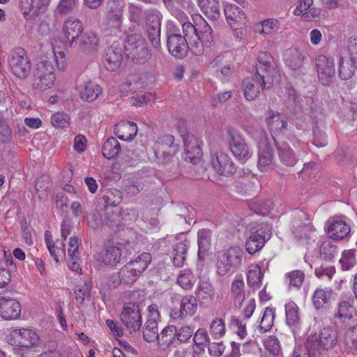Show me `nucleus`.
<instances>
[{"label":"nucleus","mask_w":357,"mask_h":357,"mask_svg":"<svg viewBox=\"0 0 357 357\" xmlns=\"http://www.w3.org/2000/svg\"><path fill=\"white\" fill-rule=\"evenodd\" d=\"M183 35L169 31L167 38V47L169 52L179 59L187 56L189 50L195 55H202L204 52L202 44L197 35V27L192 23L183 24Z\"/></svg>","instance_id":"nucleus-1"},{"label":"nucleus","mask_w":357,"mask_h":357,"mask_svg":"<svg viewBox=\"0 0 357 357\" xmlns=\"http://www.w3.org/2000/svg\"><path fill=\"white\" fill-rule=\"evenodd\" d=\"M243 256V251L238 246L218 252L216 263L218 273L223 276L230 271H236L242 264Z\"/></svg>","instance_id":"nucleus-2"},{"label":"nucleus","mask_w":357,"mask_h":357,"mask_svg":"<svg viewBox=\"0 0 357 357\" xmlns=\"http://www.w3.org/2000/svg\"><path fill=\"white\" fill-rule=\"evenodd\" d=\"M151 259V254L143 252L121 268L119 272L123 284L134 283L141 273L147 268Z\"/></svg>","instance_id":"nucleus-3"},{"label":"nucleus","mask_w":357,"mask_h":357,"mask_svg":"<svg viewBox=\"0 0 357 357\" xmlns=\"http://www.w3.org/2000/svg\"><path fill=\"white\" fill-rule=\"evenodd\" d=\"M54 67L47 59L38 61L33 74V88L45 91L50 89L54 83Z\"/></svg>","instance_id":"nucleus-4"},{"label":"nucleus","mask_w":357,"mask_h":357,"mask_svg":"<svg viewBox=\"0 0 357 357\" xmlns=\"http://www.w3.org/2000/svg\"><path fill=\"white\" fill-rule=\"evenodd\" d=\"M357 69V38H351L347 50L342 53L339 60V76L343 80L350 79Z\"/></svg>","instance_id":"nucleus-5"},{"label":"nucleus","mask_w":357,"mask_h":357,"mask_svg":"<svg viewBox=\"0 0 357 357\" xmlns=\"http://www.w3.org/2000/svg\"><path fill=\"white\" fill-rule=\"evenodd\" d=\"M8 64L11 73L17 78H28L31 71V63L26 52L17 47L10 52L8 56Z\"/></svg>","instance_id":"nucleus-6"},{"label":"nucleus","mask_w":357,"mask_h":357,"mask_svg":"<svg viewBox=\"0 0 357 357\" xmlns=\"http://www.w3.org/2000/svg\"><path fill=\"white\" fill-rule=\"evenodd\" d=\"M271 225L261 222L257 224L250 229V234L245 243V248L248 252L253 255L259 251L265 243L271 236Z\"/></svg>","instance_id":"nucleus-7"},{"label":"nucleus","mask_w":357,"mask_h":357,"mask_svg":"<svg viewBox=\"0 0 357 357\" xmlns=\"http://www.w3.org/2000/svg\"><path fill=\"white\" fill-rule=\"evenodd\" d=\"M123 47L126 56L136 63L146 59L149 54L145 39L138 33L127 36Z\"/></svg>","instance_id":"nucleus-8"},{"label":"nucleus","mask_w":357,"mask_h":357,"mask_svg":"<svg viewBox=\"0 0 357 357\" xmlns=\"http://www.w3.org/2000/svg\"><path fill=\"white\" fill-rule=\"evenodd\" d=\"M310 343H314V351L317 354H322L328 357V351L333 349L337 342V333L331 327H325L319 332V340L317 337L310 336L308 338Z\"/></svg>","instance_id":"nucleus-9"},{"label":"nucleus","mask_w":357,"mask_h":357,"mask_svg":"<svg viewBox=\"0 0 357 357\" xmlns=\"http://www.w3.org/2000/svg\"><path fill=\"white\" fill-rule=\"evenodd\" d=\"M273 79L265 77V75H258L255 73V77H247L242 82V89L244 92V96L248 100L256 99L260 93V88L262 89L271 87Z\"/></svg>","instance_id":"nucleus-10"},{"label":"nucleus","mask_w":357,"mask_h":357,"mask_svg":"<svg viewBox=\"0 0 357 357\" xmlns=\"http://www.w3.org/2000/svg\"><path fill=\"white\" fill-rule=\"evenodd\" d=\"M211 164L213 170L220 176L229 177L236 172L234 162L227 153L221 151L211 153Z\"/></svg>","instance_id":"nucleus-11"},{"label":"nucleus","mask_w":357,"mask_h":357,"mask_svg":"<svg viewBox=\"0 0 357 357\" xmlns=\"http://www.w3.org/2000/svg\"><path fill=\"white\" fill-rule=\"evenodd\" d=\"M120 320L130 334L139 330L142 321L139 305L132 303L126 304L120 314Z\"/></svg>","instance_id":"nucleus-12"},{"label":"nucleus","mask_w":357,"mask_h":357,"mask_svg":"<svg viewBox=\"0 0 357 357\" xmlns=\"http://www.w3.org/2000/svg\"><path fill=\"white\" fill-rule=\"evenodd\" d=\"M161 18L159 12H151L146 16L147 39L155 49L161 45Z\"/></svg>","instance_id":"nucleus-13"},{"label":"nucleus","mask_w":357,"mask_h":357,"mask_svg":"<svg viewBox=\"0 0 357 357\" xmlns=\"http://www.w3.org/2000/svg\"><path fill=\"white\" fill-rule=\"evenodd\" d=\"M38 340L37 334L30 329H14L7 336L8 342L13 346L30 347Z\"/></svg>","instance_id":"nucleus-14"},{"label":"nucleus","mask_w":357,"mask_h":357,"mask_svg":"<svg viewBox=\"0 0 357 357\" xmlns=\"http://www.w3.org/2000/svg\"><path fill=\"white\" fill-rule=\"evenodd\" d=\"M229 136V149L233 155L241 162L245 163L252 156L250 147L239 135L230 132Z\"/></svg>","instance_id":"nucleus-15"},{"label":"nucleus","mask_w":357,"mask_h":357,"mask_svg":"<svg viewBox=\"0 0 357 357\" xmlns=\"http://www.w3.org/2000/svg\"><path fill=\"white\" fill-rule=\"evenodd\" d=\"M315 62L319 81L323 85L328 86L335 75L333 60L324 55H319L316 58Z\"/></svg>","instance_id":"nucleus-16"},{"label":"nucleus","mask_w":357,"mask_h":357,"mask_svg":"<svg viewBox=\"0 0 357 357\" xmlns=\"http://www.w3.org/2000/svg\"><path fill=\"white\" fill-rule=\"evenodd\" d=\"M177 151L174 144V137L172 135H165L160 137L154 146V154L158 160L174 157Z\"/></svg>","instance_id":"nucleus-17"},{"label":"nucleus","mask_w":357,"mask_h":357,"mask_svg":"<svg viewBox=\"0 0 357 357\" xmlns=\"http://www.w3.org/2000/svg\"><path fill=\"white\" fill-rule=\"evenodd\" d=\"M197 298L192 295L185 296L181 298L179 307H174L171 310L170 317L173 319H177L192 316L197 312Z\"/></svg>","instance_id":"nucleus-18"},{"label":"nucleus","mask_w":357,"mask_h":357,"mask_svg":"<svg viewBox=\"0 0 357 357\" xmlns=\"http://www.w3.org/2000/svg\"><path fill=\"white\" fill-rule=\"evenodd\" d=\"M185 152L183 159L193 165H197L202 156V151L198 138L193 135H188L184 138Z\"/></svg>","instance_id":"nucleus-19"},{"label":"nucleus","mask_w":357,"mask_h":357,"mask_svg":"<svg viewBox=\"0 0 357 357\" xmlns=\"http://www.w3.org/2000/svg\"><path fill=\"white\" fill-rule=\"evenodd\" d=\"M21 313L20 303L10 297L0 296V317L5 320L17 319Z\"/></svg>","instance_id":"nucleus-20"},{"label":"nucleus","mask_w":357,"mask_h":357,"mask_svg":"<svg viewBox=\"0 0 357 357\" xmlns=\"http://www.w3.org/2000/svg\"><path fill=\"white\" fill-rule=\"evenodd\" d=\"M257 167L261 172H265L274 167V149L266 141L259 143Z\"/></svg>","instance_id":"nucleus-21"},{"label":"nucleus","mask_w":357,"mask_h":357,"mask_svg":"<svg viewBox=\"0 0 357 357\" xmlns=\"http://www.w3.org/2000/svg\"><path fill=\"white\" fill-rule=\"evenodd\" d=\"M276 68V62L270 53L261 52L258 54L256 74L258 75H265V77L273 79Z\"/></svg>","instance_id":"nucleus-22"},{"label":"nucleus","mask_w":357,"mask_h":357,"mask_svg":"<svg viewBox=\"0 0 357 357\" xmlns=\"http://www.w3.org/2000/svg\"><path fill=\"white\" fill-rule=\"evenodd\" d=\"M48 4L47 0H20V9L24 17L30 20L45 12Z\"/></svg>","instance_id":"nucleus-23"},{"label":"nucleus","mask_w":357,"mask_h":357,"mask_svg":"<svg viewBox=\"0 0 357 357\" xmlns=\"http://www.w3.org/2000/svg\"><path fill=\"white\" fill-rule=\"evenodd\" d=\"M83 29V24L79 20L73 17H68L63 26V33L66 43L72 45L73 43L77 42Z\"/></svg>","instance_id":"nucleus-24"},{"label":"nucleus","mask_w":357,"mask_h":357,"mask_svg":"<svg viewBox=\"0 0 357 357\" xmlns=\"http://www.w3.org/2000/svg\"><path fill=\"white\" fill-rule=\"evenodd\" d=\"M123 48L122 45L114 43L105 51V68L109 71L116 70L122 61Z\"/></svg>","instance_id":"nucleus-25"},{"label":"nucleus","mask_w":357,"mask_h":357,"mask_svg":"<svg viewBox=\"0 0 357 357\" xmlns=\"http://www.w3.org/2000/svg\"><path fill=\"white\" fill-rule=\"evenodd\" d=\"M158 347L160 349L166 351L172 347H178L176 340V327L173 325L167 326L158 334L157 338Z\"/></svg>","instance_id":"nucleus-26"},{"label":"nucleus","mask_w":357,"mask_h":357,"mask_svg":"<svg viewBox=\"0 0 357 357\" xmlns=\"http://www.w3.org/2000/svg\"><path fill=\"white\" fill-rule=\"evenodd\" d=\"M198 6L210 20L216 21L222 16V7L218 0H198Z\"/></svg>","instance_id":"nucleus-27"},{"label":"nucleus","mask_w":357,"mask_h":357,"mask_svg":"<svg viewBox=\"0 0 357 357\" xmlns=\"http://www.w3.org/2000/svg\"><path fill=\"white\" fill-rule=\"evenodd\" d=\"M114 132L120 139L131 141L137 135V125L134 122L121 121L116 124Z\"/></svg>","instance_id":"nucleus-28"},{"label":"nucleus","mask_w":357,"mask_h":357,"mask_svg":"<svg viewBox=\"0 0 357 357\" xmlns=\"http://www.w3.org/2000/svg\"><path fill=\"white\" fill-rule=\"evenodd\" d=\"M303 216L304 214L303 213H298V214L294 217L292 222L293 234L298 240L309 238L311 234L313 232L312 227L310 224L302 222Z\"/></svg>","instance_id":"nucleus-29"},{"label":"nucleus","mask_w":357,"mask_h":357,"mask_svg":"<svg viewBox=\"0 0 357 357\" xmlns=\"http://www.w3.org/2000/svg\"><path fill=\"white\" fill-rule=\"evenodd\" d=\"M266 122L272 132H282L287 128V118L278 112L271 110Z\"/></svg>","instance_id":"nucleus-30"},{"label":"nucleus","mask_w":357,"mask_h":357,"mask_svg":"<svg viewBox=\"0 0 357 357\" xmlns=\"http://www.w3.org/2000/svg\"><path fill=\"white\" fill-rule=\"evenodd\" d=\"M350 231V226L342 220L333 221L328 227V234L330 238L335 240L343 239Z\"/></svg>","instance_id":"nucleus-31"},{"label":"nucleus","mask_w":357,"mask_h":357,"mask_svg":"<svg viewBox=\"0 0 357 357\" xmlns=\"http://www.w3.org/2000/svg\"><path fill=\"white\" fill-rule=\"evenodd\" d=\"M275 143L281 162L287 166H294L297 158L289 144L285 142H277L275 140Z\"/></svg>","instance_id":"nucleus-32"},{"label":"nucleus","mask_w":357,"mask_h":357,"mask_svg":"<svg viewBox=\"0 0 357 357\" xmlns=\"http://www.w3.org/2000/svg\"><path fill=\"white\" fill-rule=\"evenodd\" d=\"M99 39L93 32L84 33L79 40V49L85 54H92L97 51Z\"/></svg>","instance_id":"nucleus-33"},{"label":"nucleus","mask_w":357,"mask_h":357,"mask_svg":"<svg viewBox=\"0 0 357 357\" xmlns=\"http://www.w3.org/2000/svg\"><path fill=\"white\" fill-rule=\"evenodd\" d=\"M305 55L297 48H290L284 54V60L287 66L291 70L299 69L303 63Z\"/></svg>","instance_id":"nucleus-34"},{"label":"nucleus","mask_w":357,"mask_h":357,"mask_svg":"<svg viewBox=\"0 0 357 357\" xmlns=\"http://www.w3.org/2000/svg\"><path fill=\"white\" fill-rule=\"evenodd\" d=\"M150 307H151L150 310L151 314L148 317L143 328L144 340L147 342H153L156 340L159 334L158 332V321L156 319L153 317L154 314L152 312L153 308L152 306Z\"/></svg>","instance_id":"nucleus-35"},{"label":"nucleus","mask_w":357,"mask_h":357,"mask_svg":"<svg viewBox=\"0 0 357 357\" xmlns=\"http://www.w3.org/2000/svg\"><path fill=\"white\" fill-rule=\"evenodd\" d=\"M107 15L108 26L114 29V33L119 32L122 26L123 8L119 5L113 3Z\"/></svg>","instance_id":"nucleus-36"},{"label":"nucleus","mask_w":357,"mask_h":357,"mask_svg":"<svg viewBox=\"0 0 357 357\" xmlns=\"http://www.w3.org/2000/svg\"><path fill=\"white\" fill-rule=\"evenodd\" d=\"M332 295L333 290L331 288L317 289L312 296V302L315 309L319 310L323 308L325 305L328 304Z\"/></svg>","instance_id":"nucleus-37"},{"label":"nucleus","mask_w":357,"mask_h":357,"mask_svg":"<svg viewBox=\"0 0 357 357\" xmlns=\"http://www.w3.org/2000/svg\"><path fill=\"white\" fill-rule=\"evenodd\" d=\"M223 13L230 25L241 22L245 18L243 10L235 4H227L223 8Z\"/></svg>","instance_id":"nucleus-38"},{"label":"nucleus","mask_w":357,"mask_h":357,"mask_svg":"<svg viewBox=\"0 0 357 357\" xmlns=\"http://www.w3.org/2000/svg\"><path fill=\"white\" fill-rule=\"evenodd\" d=\"M314 343L307 340L302 344L297 345L293 352V357H326L324 354H317L314 351Z\"/></svg>","instance_id":"nucleus-39"},{"label":"nucleus","mask_w":357,"mask_h":357,"mask_svg":"<svg viewBox=\"0 0 357 357\" xmlns=\"http://www.w3.org/2000/svg\"><path fill=\"white\" fill-rule=\"evenodd\" d=\"M102 93V88L93 82H87L80 92L81 98L86 102H91L96 100Z\"/></svg>","instance_id":"nucleus-40"},{"label":"nucleus","mask_w":357,"mask_h":357,"mask_svg":"<svg viewBox=\"0 0 357 357\" xmlns=\"http://www.w3.org/2000/svg\"><path fill=\"white\" fill-rule=\"evenodd\" d=\"M162 165V172L169 179L176 178L179 174V164L178 159L174 157L158 160Z\"/></svg>","instance_id":"nucleus-41"},{"label":"nucleus","mask_w":357,"mask_h":357,"mask_svg":"<svg viewBox=\"0 0 357 357\" xmlns=\"http://www.w3.org/2000/svg\"><path fill=\"white\" fill-rule=\"evenodd\" d=\"M198 238V255L201 257L202 255H205L211 247V231L208 229H199L197 232Z\"/></svg>","instance_id":"nucleus-42"},{"label":"nucleus","mask_w":357,"mask_h":357,"mask_svg":"<svg viewBox=\"0 0 357 357\" xmlns=\"http://www.w3.org/2000/svg\"><path fill=\"white\" fill-rule=\"evenodd\" d=\"M355 312L354 306L347 301H342L338 303L337 311L334 314L335 319H340L344 322L347 319L350 320Z\"/></svg>","instance_id":"nucleus-43"},{"label":"nucleus","mask_w":357,"mask_h":357,"mask_svg":"<svg viewBox=\"0 0 357 357\" xmlns=\"http://www.w3.org/2000/svg\"><path fill=\"white\" fill-rule=\"evenodd\" d=\"M121 146L119 141L111 137L108 138L102 145V155L107 159L114 158L120 152Z\"/></svg>","instance_id":"nucleus-44"},{"label":"nucleus","mask_w":357,"mask_h":357,"mask_svg":"<svg viewBox=\"0 0 357 357\" xmlns=\"http://www.w3.org/2000/svg\"><path fill=\"white\" fill-rule=\"evenodd\" d=\"M122 197L121 192L117 189L106 190L102 197L105 208H116L115 207L121 203Z\"/></svg>","instance_id":"nucleus-45"},{"label":"nucleus","mask_w":357,"mask_h":357,"mask_svg":"<svg viewBox=\"0 0 357 357\" xmlns=\"http://www.w3.org/2000/svg\"><path fill=\"white\" fill-rule=\"evenodd\" d=\"M189 247V241L184 240L177 243L174 248L173 263L175 266L181 267L186 259V253Z\"/></svg>","instance_id":"nucleus-46"},{"label":"nucleus","mask_w":357,"mask_h":357,"mask_svg":"<svg viewBox=\"0 0 357 357\" xmlns=\"http://www.w3.org/2000/svg\"><path fill=\"white\" fill-rule=\"evenodd\" d=\"M244 282L242 279L234 280L231 285V295L235 305L241 307L245 299Z\"/></svg>","instance_id":"nucleus-47"},{"label":"nucleus","mask_w":357,"mask_h":357,"mask_svg":"<svg viewBox=\"0 0 357 357\" xmlns=\"http://www.w3.org/2000/svg\"><path fill=\"white\" fill-rule=\"evenodd\" d=\"M122 223L121 211L119 208H107L105 209V218L102 224H105L109 227H115Z\"/></svg>","instance_id":"nucleus-48"},{"label":"nucleus","mask_w":357,"mask_h":357,"mask_svg":"<svg viewBox=\"0 0 357 357\" xmlns=\"http://www.w3.org/2000/svg\"><path fill=\"white\" fill-rule=\"evenodd\" d=\"M264 277L261 268L258 265H252L247 273V281L250 287L256 289L259 287Z\"/></svg>","instance_id":"nucleus-49"},{"label":"nucleus","mask_w":357,"mask_h":357,"mask_svg":"<svg viewBox=\"0 0 357 357\" xmlns=\"http://www.w3.org/2000/svg\"><path fill=\"white\" fill-rule=\"evenodd\" d=\"M286 321L289 326H296L300 323L298 307L294 302L285 305Z\"/></svg>","instance_id":"nucleus-50"},{"label":"nucleus","mask_w":357,"mask_h":357,"mask_svg":"<svg viewBox=\"0 0 357 357\" xmlns=\"http://www.w3.org/2000/svg\"><path fill=\"white\" fill-rule=\"evenodd\" d=\"M79 4V0H59L56 7L55 13L59 15L70 14L78 8Z\"/></svg>","instance_id":"nucleus-51"},{"label":"nucleus","mask_w":357,"mask_h":357,"mask_svg":"<svg viewBox=\"0 0 357 357\" xmlns=\"http://www.w3.org/2000/svg\"><path fill=\"white\" fill-rule=\"evenodd\" d=\"M213 293V286L209 282L204 281L199 284L197 296L201 303H208L212 301Z\"/></svg>","instance_id":"nucleus-52"},{"label":"nucleus","mask_w":357,"mask_h":357,"mask_svg":"<svg viewBox=\"0 0 357 357\" xmlns=\"http://www.w3.org/2000/svg\"><path fill=\"white\" fill-rule=\"evenodd\" d=\"M337 253V247L331 241H326L319 248L320 257L325 261H331Z\"/></svg>","instance_id":"nucleus-53"},{"label":"nucleus","mask_w":357,"mask_h":357,"mask_svg":"<svg viewBox=\"0 0 357 357\" xmlns=\"http://www.w3.org/2000/svg\"><path fill=\"white\" fill-rule=\"evenodd\" d=\"M274 319V309L268 307H266L264 312V314L261 317V322L259 324V330L261 333H264L271 330L273 325Z\"/></svg>","instance_id":"nucleus-54"},{"label":"nucleus","mask_w":357,"mask_h":357,"mask_svg":"<svg viewBox=\"0 0 357 357\" xmlns=\"http://www.w3.org/2000/svg\"><path fill=\"white\" fill-rule=\"evenodd\" d=\"M272 202L270 199L264 201L257 200L250 203L249 207L254 213L265 216L272 208Z\"/></svg>","instance_id":"nucleus-55"},{"label":"nucleus","mask_w":357,"mask_h":357,"mask_svg":"<svg viewBox=\"0 0 357 357\" xmlns=\"http://www.w3.org/2000/svg\"><path fill=\"white\" fill-rule=\"evenodd\" d=\"M195 282V276L190 270H182L177 278V283L184 289H191Z\"/></svg>","instance_id":"nucleus-56"},{"label":"nucleus","mask_w":357,"mask_h":357,"mask_svg":"<svg viewBox=\"0 0 357 357\" xmlns=\"http://www.w3.org/2000/svg\"><path fill=\"white\" fill-rule=\"evenodd\" d=\"M202 23L203 26L199 33L197 29V35L199 39L198 41L202 43V47L204 48V45L209 46L211 41H213V30L205 20H204Z\"/></svg>","instance_id":"nucleus-57"},{"label":"nucleus","mask_w":357,"mask_h":357,"mask_svg":"<svg viewBox=\"0 0 357 357\" xmlns=\"http://www.w3.org/2000/svg\"><path fill=\"white\" fill-rule=\"evenodd\" d=\"M194 333V328L190 326H183L176 328V340L178 345L190 342Z\"/></svg>","instance_id":"nucleus-58"},{"label":"nucleus","mask_w":357,"mask_h":357,"mask_svg":"<svg viewBox=\"0 0 357 357\" xmlns=\"http://www.w3.org/2000/svg\"><path fill=\"white\" fill-rule=\"evenodd\" d=\"M121 250L119 247L109 246L106 248V254L104 257L105 264L116 265L121 261Z\"/></svg>","instance_id":"nucleus-59"},{"label":"nucleus","mask_w":357,"mask_h":357,"mask_svg":"<svg viewBox=\"0 0 357 357\" xmlns=\"http://www.w3.org/2000/svg\"><path fill=\"white\" fill-rule=\"evenodd\" d=\"M340 263L344 270H349L356 265V250L354 249L344 250L342 253Z\"/></svg>","instance_id":"nucleus-60"},{"label":"nucleus","mask_w":357,"mask_h":357,"mask_svg":"<svg viewBox=\"0 0 357 357\" xmlns=\"http://www.w3.org/2000/svg\"><path fill=\"white\" fill-rule=\"evenodd\" d=\"M91 285L86 282L76 286L75 289V298L77 303L83 304L84 300L91 296Z\"/></svg>","instance_id":"nucleus-61"},{"label":"nucleus","mask_w":357,"mask_h":357,"mask_svg":"<svg viewBox=\"0 0 357 357\" xmlns=\"http://www.w3.org/2000/svg\"><path fill=\"white\" fill-rule=\"evenodd\" d=\"M261 28L260 33L266 34L275 33L280 29V22L274 18L264 20L261 22Z\"/></svg>","instance_id":"nucleus-62"},{"label":"nucleus","mask_w":357,"mask_h":357,"mask_svg":"<svg viewBox=\"0 0 357 357\" xmlns=\"http://www.w3.org/2000/svg\"><path fill=\"white\" fill-rule=\"evenodd\" d=\"M287 278L289 280L290 287H294L298 289L303 283L305 274L301 271L296 270L287 274Z\"/></svg>","instance_id":"nucleus-63"},{"label":"nucleus","mask_w":357,"mask_h":357,"mask_svg":"<svg viewBox=\"0 0 357 357\" xmlns=\"http://www.w3.org/2000/svg\"><path fill=\"white\" fill-rule=\"evenodd\" d=\"M69 116L63 112H57L51 117V123L55 128H65L69 124Z\"/></svg>","instance_id":"nucleus-64"}]
</instances>
